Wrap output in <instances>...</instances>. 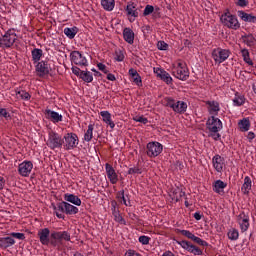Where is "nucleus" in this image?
I'll return each mask as SVG.
<instances>
[{"label":"nucleus","mask_w":256,"mask_h":256,"mask_svg":"<svg viewBox=\"0 0 256 256\" xmlns=\"http://www.w3.org/2000/svg\"><path fill=\"white\" fill-rule=\"evenodd\" d=\"M247 139H248L250 142H252L253 139H255V133H253V132H248Z\"/></svg>","instance_id":"338daca9"},{"label":"nucleus","mask_w":256,"mask_h":256,"mask_svg":"<svg viewBox=\"0 0 256 256\" xmlns=\"http://www.w3.org/2000/svg\"><path fill=\"white\" fill-rule=\"evenodd\" d=\"M105 169L107 178L109 179L110 183H112V185L117 184V182L119 181V176L117 175V172H115V168H113V166H111L110 164H106Z\"/></svg>","instance_id":"2eb2a0df"},{"label":"nucleus","mask_w":256,"mask_h":256,"mask_svg":"<svg viewBox=\"0 0 256 256\" xmlns=\"http://www.w3.org/2000/svg\"><path fill=\"white\" fill-rule=\"evenodd\" d=\"M212 165L215 171H217V173H223V168L225 167V158H223L219 154H216L212 158Z\"/></svg>","instance_id":"4468645a"},{"label":"nucleus","mask_w":256,"mask_h":256,"mask_svg":"<svg viewBox=\"0 0 256 256\" xmlns=\"http://www.w3.org/2000/svg\"><path fill=\"white\" fill-rule=\"evenodd\" d=\"M138 241L142 245H149V241H151V238H149V236L143 235L138 238Z\"/></svg>","instance_id":"8fccbe9b"},{"label":"nucleus","mask_w":256,"mask_h":256,"mask_svg":"<svg viewBox=\"0 0 256 256\" xmlns=\"http://www.w3.org/2000/svg\"><path fill=\"white\" fill-rule=\"evenodd\" d=\"M107 79H108V81H115V74H111V73H109V74H107Z\"/></svg>","instance_id":"774afa93"},{"label":"nucleus","mask_w":256,"mask_h":256,"mask_svg":"<svg viewBox=\"0 0 256 256\" xmlns=\"http://www.w3.org/2000/svg\"><path fill=\"white\" fill-rule=\"evenodd\" d=\"M213 191L214 193H218V195H221L224 193L225 188L227 187V183L223 182V180H216L213 183Z\"/></svg>","instance_id":"b1692460"},{"label":"nucleus","mask_w":256,"mask_h":256,"mask_svg":"<svg viewBox=\"0 0 256 256\" xmlns=\"http://www.w3.org/2000/svg\"><path fill=\"white\" fill-rule=\"evenodd\" d=\"M51 231L49 230V228H43L42 230H40L38 232V237L40 239V243L42 245H49V235H50Z\"/></svg>","instance_id":"6ab92c4d"},{"label":"nucleus","mask_w":256,"mask_h":256,"mask_svg":"<svg viewBox=\"0 0 256 256\" xmlns=\"http://www.w3.org/2000/svg\"><path fill=\"white\" fill-rule=\"evenodd\" d=\"M17 41V33L13 29H9L4 35L0 37V48L9 49L15 45Z\"/></svg>","instance_id":"20e7f679"},{"label":"nucleus","mask_w":256,"mask_h":256,"mask_svg":"<svg viewBox=\"0 0 256 256\" xmlns=\"http://www.w3.org/2000/svg\"><path fill=\"white\" fill-rule=\"evenodd\" d=\"M15 245V239L12 237H4L0 239V247L7 249L8 247H13Z\"/></svg>","instance_id":"c756f323"},{"label":"nucleus","mask_w":256,"mask_h":256,"mask_svg":"<svg viewBox=\"0 0 256 256\" xmlns=\"http://www.w3.org/2000/svg\"><path fill=\"white\" fill-rule=\"evenodd\" d=\"M94 129H95V127L93 126V124L88 125V129L84 134V141H86L87 143H89V141H91V139H93V130Z\"/></svg>","instance_id":"c9c22d12"},{"label":"nucleus","mask_w":256,"mask_h":256,"mask_svg":"<svg viewBox=\"0 0 256 256\" xmlns=\"http://www.w3.org/2000/svg\"><path fill=\"white\" fill-rule=\"evenodd\" d=\"M227 237L230 241H237L239 239V230L231 228L227 233Z\"/></svg>","instance_id":"58836bf2"},{"label":"nucleus","mask_w":256,"mask_h":256,"mask_svg":"<svg viewBox=\"0 0 256 256\" xmlns=\"http://www.w3.org/2000/svg\"><path fill=\"white\" fill-rule=\"evenodd\" d=\"M177 243L180 245V247H182V249H185V251H188V253H192V255H203V251L199 249V247L191 244L189 241L182 240L178 241Z\"/></svg>","instance_id":"9b49d317"},{"label":"nucleus","mask_w":256,"mask_h":256,"mask_svg":"<svg viewBox=\"0 0 256 256\" xmlns=\"http://www.w3.org/2000/svg\"><path fill=\"white\" fill-rule=\"evenodd\" d=\"M237 223L240 227V231L245 233V231L249 229V215H247L245 212H241L237 216Z\"/></svg>","instance_id":"ddd939ff"},{"label":"nucleus","mask_w":256,"mask_h":256,"mask_svg":"<svg viewBox=\"0 0 256 256\" xmlns=\"http://www.w3.org/2000/svg\"><path fill=\"white\" fill-rule=\"evenodd\" d=\"M181 235H184V237H187L188 239H191L193 241V238L195 237V234L191 233L189 230H181Z\"/></svg>","instance_id":"603ef678"},{"label":"nucleus","mask_w":256,"mask_h":256,"mask_svg":"<svg viewBox=\"0 0 256 256\" xmlns=\"http://www.w3.org/2000/svg\"><path fill=\"white\" fill-rule=\"evenodd\" d=\"M46 145L52 150L61 149V147H63V138H61V135H59L57 132L50 131L48 133Z\"/></svg>","instance_id":"39448f33"},{"label":"nucleus","mask_w":256,"mask_h":256,"mask_svg":"<svg viewBox=\"0 0 256 256\" xmlns=\"http://www.w3.org/2000/svg\"><path fill=\"white\" fill-rule=\"evenodd\" d=\"M211 57L216 64L221 65V63H225L231 57V50L221 47L214 48Z\"/></svg>","instance_id":"7ed1b4c3"},{"label":"nucleus","mask_w":256,"mask_h":256,"mask_svg":"<svg viewBox=\"0 0 256 256\" xmlns=\"http://www.w3.org/2000/svg\"><path fill=\"white\" fill-rule=\"evenodd\" d=\"M36 73L39 77H45L49 75V64L45 61L36 62Z\"/></svg>","instance_id":"dca6fc26"},{"label":"nucleus","mask_w":256,"mask_h":256,"mask_svg":"<svg viewBox=\"0 0 256 256\" xmlns=\"http://www.w3.org/2000/svg\"><path fill=\"white\" fill-rule=\"evenodd\" d=\"M165 70L161 69V68H154V73L157 74V77H161V75L163 74Z\"/></svg>","instance_id":"0e129e2a"},{"label":"nucleus","mask_w":256,"mask_h":256,"mask_svg":"<svg viewBox=\"0 0 256 256\" xmlns=\"http://www.w3.org/2000/svg\"><path fill=\"white\" fill-rule=\"evenodd\" d=\"M159 51H167L169 45L165 41H159L157 44Z\"/></svg>","instance_id":"3c124183"},{"label":"nucleus","mask_w":256,"mask_h":256,"mask_svg":"<svg viewBox=\"0 0 256 256\" xmlns=\"http://www.w3.org/2000/svg\"><path fill=\"white\" fill-rule=\"evenodd\" d=\"M206 126L210 133H219L223 129V122H221V119L211 116L208 118Z\"/></svg>","instance_id":"6e6552de"},{"label":"nucleus","mask_w":256,"mask_h":256,"mask_svg":"<svg viewBox=\"0 0 256 256\" xmlns=\"http://www.w3.org/2000/svg\"><path fill=\"white\" fill-rule=\"evenodd\" d=\"M31 55L33 63H39V61H41V57H43V50L39 48H34L31 51Z\"/></svg>","instance_id":"473e14b6"},{"label":"nucleus","mask_w":256,"mask_h":256,"mask_svg":"<svg viewBox=\"0 0 256 256\" xmlns=\"http://www.w3.org/2000/svg\"><path fill=\"white\" fill-rule=\"evenodd\" d=\"M5 188V178L0 176V191H3Z\"/></svg>","instance_id":"69168bd1"},{"label":"nucleus","mask_w":256,"mask_h":256,"mask_svg":"<svg viewBox=\"0 0 256 256\" xmlns=\"http://www.w3.org/2000/svg\"><path fill=\"white\" fill-rule=\"evenodd\" d=\"M97 67L99 69V71H102V73H109V70H107V66H105V64L103 63H98Z\"/></svg>","instance_id":"bf43d9fd"},{"label":"nucleus","mask_w":256,"mask_h":256,"mask_svg":"<svg viewBox=\"0 0 256 256\" xmlns=\"http://www.w3.org/2000/svg\"><path fill=\"white\" fill-rule=\"evenodd\" d=\"M239 127L241 131H248L251 127V122H249V119L244 118L239 122Z\"/></svg>","instance_id":"37998d69"},{"label":"nucleus","mask_w":256,"mask_h":256,"mask_svg":"<svg viewBox=\"0 0 256 256\" xmlns=\"http://www.w3.org/2000/svg\"><path fill=\"white\" fill-rule=\"evenodd\" d=\"M141 173H143V171H141L139 167L129 168L128 170V175H141Z\"/></svg>","instance_id":"de8ad7c7"},{"label":"nucleus","mask_w":256,"mask_h":256,"mask_svg":"<svg viewBox=\"0 0 256 256\" xmlns=\"http://www.w3.org/2000/svg\"><path fill=\"white\" fill-rule=\"evenodd\" d=\"M154 11H155V7H153L152 5H146L143 15L147 17V15H151V13H153Z\"/></svg>","instance_id":"09e8293b"},{"label":"nucleus","mask_w":256,"mask_h":256,"mask_svg":"<svg viewBox=\"0 0 256 256\" xmlns=\"http://www.w3.org/2000/svg\"><path fill=\"white\" fill-rule=\"evenodd\" d=\"M80 79L85 81V83H92L93 82V74L89 71H82L80 74Z\"/></svg>","instance_id":"e433bc0d"},{"label":"nucleus","mask_w":256,"mask_h":256,"mask_svg":"<svg viewBox=\"0 0 256 256\" xmlns=\"http://www.w3.org/2000/svg\"><path fill=\"white\" fill-rule=\"evenodd\" d=\"M100 115L102 117V120L106 125H109L112 129H115V122L111 119V113L109 111H101Z\"/></svg>","instance_id":"bb28decb"},{"label":"nucleus","mask_w":256,"mask_h":256,"mask_svg":"<svg viewBox=\"0 0 256 256\" xmlns=\"http://www.w3.org/2000/svg\"><path fill=\"white\" fill-rule=\"evenodd\" d=\"M45 115L49 121H52V123H61V121H63V115L53 110H45Z\"/></svg>","instance_id":"f3484780"},{"label":"nucleus","mask_w":256,"mask_h":256,"mask_svg":"<svg viewBox=\"0 0 256 256\" xmlns=\"http://www.w3.org/2000/svg\"><path fill=\"white\" fill-rule=\"evenodd\" d=\"M242 39L247 47H253V45L256 43L255 37H253V35L243 36Z\"/></svg>","instance_id":"a19ab883"},{"label":"nucleus","mask_w":256,"mask_h":256,"mask_svg":"<svg viewBox=\"0 0 256 256\" xmlns=\"http://www.w3.org/2000/svg\"><path fill=\"white\" fill-rule=\"evenodd\" d=\"M220 21L224 27H227L228 29H233L234 31H237L241 27V23H239V19H237V16L226 12L221 15Z\"/></svg>","instance_id":"f03ea898"},{"label":"nucleus","mask_w":256,"mask_h":256,"mask_svg":"<svg viewBox=\"0 0 256 256\" xmlns=\"http://www.w3.org/2000/svg\"><path fill=\"white\" fill-rule=\"evenodd\" d=\"M115 55V60L118 62H121L123 59H125V54H123V51H116Z\"/></svg>","instance_id":"5fc2aeb1"},{"label":"nucleus","mask_w":256,"mask_h":256,"mask_svg":"<svg viewBox=\"0 0 256 256\" xmlns=\"http://www.w3.org/2000/svg\"><path fill=\"white\" fill-rule=\"evenodd\" d=\"M31 171H33V162L31 161L25 160L18 166V173L21 177H29Z\"/></svg>","instance_id":"f8f14e48"},{"label":"nucleus","mask_w":256,"mask_h":256,"mask_svg":"<svg viewBox=\"0 0 256 256\" xmlns=\"http://www.w3.org/2000/svg\"><path fill=\"white\" fill-rule=\"evenodd\" d=\"M0 117H4V119H10L11 118V114H9L7 109L0 107Z\"/></svg>","instance_id":"864d4df0"},{"label":"nucleus","mask_w":256,"mask_h":256,"mask_svg":"<svg viewBox=\"0 0 256 256\" xmlns=\"http://www.w3.org/2000/svg\"><path fill=\"white\" fill-rule=\"evenodd\" d=\"M123 37L128 45H133V43H135V32H133L131 28H124Z\"/></svg>","instance_id":"aec40b11"},{"label":"nucleus","mask_w":256,"mask_h":256,"mask_svg":"<svg viewBox=\"0 0 256 256\" xmlns=\"http://www.w3.org/2000/svg\"><path fill=\"white\" fill-rule=\"evenodd\" d=\"M101 5L105 11H113L115 9V0H101Z\"/></svg>","instance_id":"f704fd0d"},{"label":"nucleus","mask_w":256,"mask_h":256,"mask_svg":"<svg viewBox=\"0 0 256 256\" xmlns=\"http://www.w3.org/2000/svg\"><path fill=\"white\" fill-rule=\"evenodd\" d=\"M252 187H253V181H251V177L245 176L244 183L242 184V187H241V191L243 195H249Z\"/></svg>","instance_id":"4be33fe9"},{"label":"nucleus","mask_w":256,"mask_h":256,"mask_svg":"<svg viewBox=\"0 0 256 256\" xmlns=\"http://www.w3.org/2000/svg\"><path fill=\"white\" fill-rule=\"evenodd\" d=\"M238 17L245 23H256V16L246 13L245 11L241 10L238 11Z\"/></svg>","instance_id":"a878e982"},{"label":"nucleus","mask_w":256,"mask_h":256,"mask_svg":"<svg viewBox=\"0 0 256 256\" xmlns=\"http://www.w3.org/2000/svg\"><path fill=\"white\" fill-rule=\"evenodd\" d=\"M64 210L66 215H77L79 213V208L69 204V202H64Z\"/></svg>","instance_id":"7c9ffc66"},{"label":"nucleus","mask_w":256,"mask_h":256,"mask_svg":"<svg viewBox=\"0 0 256 256\" xmlns=\"http://www.w3.org/2000/svg\"><path fill=\"white\" fill-rule=\"evenodd\" d=\"M128 73L133 79V82L138 85V87H141L143 81L141 80V75H139V72H137V70H135L134 68H130Z\"/></svg>","instance_id":"cd10ccee"},{"label":"nucleus","mask_w":256,"mask_h":256,"mask_svg":"<svg viewBox=\"0 0 256 256\" xmlns=\"http://www.w3.org/2000/svg\"><path fill=\"white\" fill-rule=\"evenodd\" d=\"M70 61L74 63V65H78V67H87L89 62L87 58L83 55V53L75 50L70 53Z\"/></svg>","instance_id":"0eeeda50"},{"label":"nucleus","mask_w":256,"mask_h":256,"mask_svg":"<svg viewBox=\"0 0 256 256\" xmlns=\"http://www.w3.org/2000/svg\"><path fill=\"white\" fill-rule=\"evenodd\" d=\"M62 241H71V233L62 231Z\"/></svg>","instance_id":"4d7b16f0"},{"label":"nucleus","mask_w":256,"mask_h":256,"mask_svg":"<svg viewBox=\"0 0 256 256\" xmlns=\"http://www.w3.org/2000/svg\"><path fill=\"white\" fill-rule=\"evenodd\" d=\"M124 256H141V254L135 250L129 249L128 251H126Z\"/></svg>","instance_id":"13d9d810"},{"label":"nucleus","mask_w":256,"mask_h":256,"mask_svg":"<svg viewBox=\"0 0 256 256\" xmlns=\"http://www.w3.org/2000/svg\"><path fill=\"white\" fill-rule=\"evenodd\" d=\"M72 73H73L74 75H77V77H81V73H83V71L80 70L79 67L73 66V67H72Z\"/></svg>","instance_id":"052dcab7"},{"label":"nucleus","mask_w":256,"mask_h":256,"mask_svg":"<svg viewBox=\"0 0 256 256\" xmlns=\"http://www.w3.org/2000/svg\"><path fill=\"white\" fill-rule=\"evenodd\" d=\"M11 236L15 237V239H19L20 241H23L25 239V234L19 232H13Z\"/></svg>","instance_id":"6e6d98bb"},{"label":"nucleus","mask_w":256,"mask_h":256,"mask_svg":"<svg viewBox=\"0 0 256 256\" xmlns=\"http://www.w3.org/2000/svg\"><path fill=\"white\" fill-rule=\"evenodd\" d=\"M65 201L68 203H72V205H76L77 207H81V199L75 194H64Z\"/></svg>","instance_id":"393cba45"},{"label":"nucleus","mask_w":256,"mask_h":256,"mask_svg":"<svg viewBox=\"0 0 256 256\" xmlns=\"http://www.w3.org/2000/svg\"><path fill=\"white\" fill-rule=\"evenodd\" d=\"M236 5L238 7H247V5H249V1L248 0H238L236 2Z\"/></svg>","instance_id":"680f3d73"},{"label":"nucleus","mask_w":256,"mask_h":256,"mask_svg":"<svg viewBox=\"0 0 256 256\" xmlns=\"http://www.w3.org/2000/svg\"><path fill=\"white\" fill-rule=\"evenodd\" d=\"M118 199H122V203L126 207H129V205H131L130 201L127 202V198L125 197V190L118 192Z\"/></svg>","instance_id":"a18cd8bd"},{"label":"nucleus","mask_w":256,"mask_h":256,"mask_svg":"<svg viewBox=\"0 0 256 256\" xmlns=\"http://www.w3.org/2000/svg\"><path fill=\"white\" fill-rule=\"evenodd\" d=\"M52 209L58 219H65V202H60L57 205L52 204Z\"/></svg>","instance_id":"a211bd4d"},{"label":"nucleus","mask_w":256,"mask_h":256,"mask_svg":"<svg viewBox=\"0 0 256 256\" xmlns=\"http://www.w3.org/2000/svg\"><path fill=\"white\" fill-rule=\"evenodd\" d=\"M51 237L52 239L55 240L51 242V245H53V247H59V245H61V241H63V231H60V232L54 231L51 233Z\"/></svg>","instance_id":"c85d7f7f"},{"label":"nucleus","mask_w":256,"mask_h":256,"mask_svg":"<svg viewBox=\"0 0 256 256\" xmlns=\"http://www.w3.org/2000/svg\"><path fill=\"white\" fill-rule=\"evenodd\" d=\"M241 55L243 57V61L247 63V65H250L253 67V60H251V57L249 55V50L248 49H242L241 50Z\"/></svg>","instance_id":"4c0bfd02"},{"label":"nucleus","mask_w":256,"mask_h":256,"mask_svg":"<svg viewBox=\"0 0 256 256\" xmlns=\"http://www.w3.org/2000/svg\"><path fill=\"white\" fill-rule=\"evenodd\" d=\"M64 147L68 151L71 149H75L77 145H79V137L75 133H68L64 136Z\"/></svg>","instance_id":"9d476101"},{"label":"nucleus","mask_w":256,"mask_h":256,"mask_svg":"<svg viewBox=\"0 0 256 256\" xmlns=\"http://www.w3.org/2000/svg\"><path fill=\"white\" fill-rule=\"evenodd\" d=\"M167 105L174 111V113H185L187 111V104L183 101H176L173 98H168Z\"/></svg>","instance_id":"1a4fd4ad"},{"label":"nucleus","mask_w":256,"mask_h":256,"mask_svg":"<svg viewBox=\"0 0 256 256\" xmlns=\"http://www.w3.org/2000/svg\"><path fill=\"white\" fill-rule=\"evenodd\" d=\"M15 95L18 97V99H23V101H29V99H31V94L20 88L15 89Z\"/></svg>","instance_id":"2f4dec72"},{"label":"nucleus","mask_w":256,"mask_h":256,"mask_svg":"<svg viewBox=\"0 0 256 256\" xmlns=\"http://www.w3.org/2000/svg\"><path fill=\"white\" fill-rule=\"evenodd\" d=\"M172 75L180 81H187L189 79V68L183 61H178L172 65Z\"/></svg>","instance_id":"f257e3e1"},{"label":"nucleus","mask_w":256,"mask_h":256,"mask_svg":"<svg viewBox=\"0 0 256 256\" xmlns=\"http://www.w3.org/2000/svg\"><path fill=\"white\" fill-rule=\"evenodd\" d=\"M146 149L148 157L154 159L155 157H159L160 153H163V144L157 141L149 142L146 145Z\"/></svg>","instance_id":"423d86ee"},{"label":"nucleus","mask_w":256,"mask_h":256,"mask_svg":"<svg viewBox=\"0 0 256 256\" xmlns=\"http://www.w3.org/2000/svg\"><path fill=\"white\" fill-rule=\"evenodd\" d=\"M135 121H137L138 123H143V125H146V123H148L149 120H147V118L140 116L138 118L135 119Z\"/></svg>","instance_id":"e2e57ef3"},{"label":"nucleus","mask_w":256,"mask_h":256,"mask_svg":"<svg viewBox=\"0 0 256 256\" xmlns=\"http://www.w3.org/2000/svg\"><path fill=\"white\" fill-rule=\"evenodd\" d=\"M64 34L66 37H68V39H75V35H77V27L65 28Z\"/></svg>","instance_id":"ea45409f"},{"label":"nucleus","mask_w":256,"mask_h":256,"mask_svg":"<svg viewBox=\"0 0 256 256\" xmlns=\"http://www.w3.org/2000/svg\"><path fill=\"white\" fill-rule=\"evenodd\" d=\"M112 215L114 217V220L117 223H120L121 225H125V219H123V216H121V214L119 213V209H117V207H115V205H113L112 207Z\"/></svg>","instance_id":"72a5a7b5"},{"label":"nucleus","mask_w":256,"mask_h":256,"mask_svg":"<svg viewBox=\"0 0 256 256\" xmlns=\"http://www.w3.org/2000/svg\"><path fill=\"white\" fill-rule=\"evenodd\" d=\"M233 104L235 107H241V105L245 104V96L236 94L233 99Z\"/></svg>","instance_id":"79ce46f5"},{"label":"nucleus","mask_w":256,"mask_h":256,"mask_svg":"<svg viewBox=\"0 0 256 256\" xmlns=\"http://www.w3.org/2000/svg\"><path fill=\"white\" fill-rule=\"evenodd\" d=\"M207 105L210 115H213V117H215V115H219V111H221V107H219V102L208 101Z\"/></svg>","instance_id":"5701e85b"},{"label":"nucleus","mask_w":256,"mask_h":256,"mask_svg":"<svg viewBox=\"0 0 256 256\" xmlns=\"http://www.w3.org/2000/svg\"><path fill=\"white\" fill-rule=\"evenodd\" d=\"M192 241H194V243H197V245H201L202 247H208L209 246V243H207V241L197 237V236H194L192 238Z\"/></svg>","instance_id":"49530a36"},{"label":"nucleus","mask_w":256,"mask_h":256,"mask_svg":"<svg viewBox=\"0 0 256 256\" xmlns=\"http://www.w3.org/2000/svg\"><path fill=\"white\" fill-rule=\"evenodd\" d=\"M160 78L162 81H164L165 83H167V85L173 83V78L171 77V75L164 70V72H162V74L160 75Z\"/></svg>","instance_id":"c03bdc74"},{"label":"nucleus","mask_w":256,"mask_h":256,"mask_svg":"<svg viewBox=\"0 0 256 256\" xmlns=\"http://www.w3.org/2000/svg\"><path fill=\"white\" fill-rule=\"evenodd\" d=\"M126 13L128 17H139V12L137 11V4L135 2H128L126 6Z\"/></svg>","instance_id":"412c9836"}]
</instances>
